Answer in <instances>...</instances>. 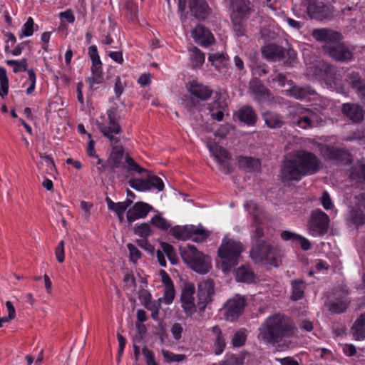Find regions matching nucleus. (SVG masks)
<instances>
[{
	"mask_svg": "<svg viewBox=\"0 0 365 365\" xmlns=\"http://www.w3.org/2000/svg\"><path fill=\"white\" fill-rule=\"evenodd\" d=\"M195 287L193 284H186L182 290L180 301L182 308L187 316L191 317L197 312V306L195 304L194 294Z\"/></svg>",
	"mask_w": 365,
	"mask_h": 365,
	"instance_id": "dca6fc26",
	"label": "nucleus"
},
{
	"mask_svg": "<svg viewBox=\"0 0 365 365\" xmlns=\"http://www.w3.org/2000/svg\"><path fill=\"white\" fill-rule=\"evenodd\" d=\"M245 207H247V210L252 215L253 221L256 223H259V219L257 216L259 208L257 205L254 202L250 201L246 203Z\"/></svg>",
	"mask_w": 365,
	"mask_h": 365,
	"instance_id": "69168bd1",
	"label": "nucleus"
},
{
	"mask_svg": "<svg viewBox=\"0 0 365 365\" xmlns=\"http://www.w3.org/2000/svg\"><path fill=\"white\" fill-rule=\"evenodd\" d=\"M250 90L254 96L255 99L258 102H264L269 98V89L262 81L255 78L250 81Z\"/></svg>",
	"mask_w": 365,
	"mask_h": 365,
	"instance_id": "a878e982",
	"label": "nucleus"
},
{
	"mask_svg": "<svg viewBox=\"0 0 365 365\" xmlns=\"http://www.w3.org/2000/svg\"><path fill=\"white\" fill-rule=\"evenodd\" d=\"M237 282L243 283H252L255 281V273L252 269L247 266H241L235 271Z\"/></svg>",
	"mask_w": 365,
	"mask_h": 365,
	"instance_id": "2f4dec72",
	"label": "nucleus"
},
{
	"mask_svg": "<svg viewBox=\"0 0 365 365\" xmlns=\"http://www.w3.org/2000/svg\"><path fill=\"white\" fill-rule=\"evenodd\" d=\"M180 255L185 263L197 273L205 274L210 268V258L198 251L194 245L180 250Z\"/></svg>",
	"mask_w": 365,
	"mask_h": 365,
	"instance_id": "7ed1b4c3",
	"label": "nucleus"
},
{
	"mask_svg": "<svg viewBox=\"0 0 365 365\" xmlns=\"http://www.w3.org/2000/svg\"><path fill=\"white\" fill-rule=\"evenodd\" d=\"M150 223L163 231H166L171 227V225L166 219L162 217V215L160 212H158L151 218Z\"/></svg>",
	"mask_w": 365,
	"mask_h": 365,
	"instance_id": "58836bf2",
	"label": "nucleus"
},
{
	"mask_svg": "<svg viewBox=\"0 0 365 365\" xmlns=\"http://www.w3.org/2000/svg\"><path fill=\"white\" fill-rule=\"evenodd\" d=\"M350 177L359 182H365V165H359L352 168Z\"/></svg>",
	"mask_w": 365,
	"mask_h": 365,
	"instance_id": "79ce46f5",
	"label": "nucleus"
},
{
	"mask_svg": "<svg viewBox=\"0 0 365 365\" xmlns=\"http://www.w3.org/2000/svg\"><path fill=\"white\" fill-rule=\"evenodd\" d=\"M247 354L240 352L237 354H231L227 357L229 365H242Z\"/></svg>",
	"mask_w": 365,
	"mask_h": 365,
	"instance_id": "5fc2aeb1",
	"label": "nucleus"
},
{
	"mask_svg": "<svg viewBox=\"0 0 365 365\" xmlns=\"http://www.w3.org/2000/svg\"><path fill=\"white\" fill-rule=\"evenodd\" d=\"M129 185L137 191H147L150 190L148 180L132 179L128 181Z\"/></svg>",
	"mask_w": 365,
	"mask_h": 365,
	"instance_id": "de8ad7c7",
	"label": "nucleus"
},
{
	"mask_svg": "<svg viewBox=\"0 0 365 365\" xmlns=\"http://www.w3.org/2000/svg\"><path fill=\"white\" fill-rule=\"evenodd\" d=\"M207 147L212 156L220 165V170L227 175L232 173V169L230 163L231 156L228 151L218 144H208Z\"/></svg>",
	"mask_w": 365,
	"mask_h": 365,
	"instance_id": "ddd939ff",
	"label": "nucleus"
},
{
	"mask_svg": "<svg viewBox=\"0 0 365 365\" xmlns=\"http://www.w3.org/2000/svg\"><path fill=\"white\" fill-rule=\"evenodd\" d=\"M154 208L149 204L143 202H138L127 212V220L133 222L140 218H145Z\"/></svg>",
	"mask_w": 365,
	"mask_h": 365,
	"instance_id": "b1692460",
	"label": "nucleus"
},
{
	"mask_svg": "<svg viewBox=\"0 0 365 365\" xmlns=\"http://www.w3.org/2000/svg\"><path fill=\"white\" fill-rule=\"evenodd\" d=\"M34 19L31 17H29L27 21L23 26V29L20 34V38H22L24 36L29 37V36H32L33 33L34 31Z\"/></svg>",
	"mask_w": 365,
	"mask_h": 365,
	"instance_id": "603ef678",
	"label": "nucleus"
},
{
	"mask_svg": "<svg viewBox=\"0 0 365 365\" xmlns=\"http://www.w3.org/2000/svg\"><path fill=\"white\" fill-rule=\"evenodd\" d=\"M125 162L128 165L129 170H133L138 173H141L143 172H147V170L140 167L134 160L130 156H127L125 158Z\"/></svg>",
	"mask_w": 365,
	"mask_h": 365,
	"instance_id": "e2e57ef3",
	"label": "nucleus"
},
{
	"mask_svg": "<svg viewBox=\"0 0 365 365\" xmlns=\"http://www.w3.org/2000/svg\"><path fill=\"white\" fill-rule=\"evenodd\" d=\"M262 118L265 125L269 129L277 130L282 128L286 123L284 117L274 110H267L262 113Z\"/></svg>",
	"mask_w": 365,
	"mask_h": 365,
	"instance_id": "393cba45",
	"label": "nucleus"
},
{
	"mask_svg": "<svg viewBox=\"0 0 365 365\" xmlns=\"http://www.w3.org/2000/svg\"><path fill=\"white\" fill-rule=\"evenodd\" d=\"M213 294L214 282L212 280L208 279L198 284L197 306L200 312L204 311L207 305L212 302Z\"/></svg>",
	"mask_w": 365,
	"mask_h": 365,
	"instance_id": "2eb2a0df",
	"label": "nucleus"
},
{
	"mask_svg": "<svg viewBox=\"0 0 365 365\" xmlns=\"http://www.w3.org/2000/svg\"><path fill=\"white\" fill-rule=\"evenodd\" d=\"M351 300L349 297V292L347 290L341 291L336 294L334 300H331L328 304V309L334 314H341L346 311Z\"/></svg>",
	"mask_w": 365,
	"mask_h": 365,
	"instance_id": "4be33fe9",
	"label": "nucleus"
},
{
	"mask_svg": "<svg viewBox=\"0 0 365 365\" xmlns=\"http://www.w3.org/2000/svg\"><path fill=\"white\" fill-rule=\"evenodd\" d=\"M148 184L151 188H156L158 191L164 189V183L163 180L156 175H149L148 178Z\"/></svg>",
	"mask_w": 365,
	"mask_h": 365,
	"instance_id": "6e6d98bb",
	"label": "nucleus"
},
{
	"mask_svg": "<svg viewBox=\"0 0 365 365\" xmlns=\"http://www.w3.org/2000/svg\"><path fill=\"white\" fill-rule=\"evenodd\" d=\"M264 58L272 61H282L285 66H292L297 58V53L293 48H284L281 46L270 43L261 49Z\"/></svg>",
	"mask_w": 365,
	"mask_h": 365,
	"instance_id": "39448f33",
	"label": "nucleus"
},
{
	"mask_svg": "<svg viewBox=\"0 0 365 365\" xmlns=\"http://www.w3.org/2000/svg\"><path fill=\"white\" fill-rule=\"evenodd\" d=\"M106 201L108 205V208L110 210L115 212L117 215H124L125 211L133 203V200L130 199H127L124 202L115 203L109 197H106Z\"/></svg>",
	"mask_w": 365,
	"mask_h": 365,
	"instance_id": "f704fd0d",
	"label": "nucleus"
},
{
	"mask_svg": "<svg viewBox=\"0 0 365 365\" xmlns=\"http://www.w3.org/2000/svg\"><path fill=\"white\" fill-rule=\"evenodd\" d=\"M323 51L338 62H349L353 58V53L344 43H336L333 45H324Z\"/></svg>",
	"mask_w": 365,
	"mask_h": 365,
	"instance_id": "9b49d317",
	"label": "nucleus"
},
{
	"mask_svg": "<svg viewBox=\"0 0 365 365\" xmlns=\"http://www.w3.org/2000/svg\"><path fill=\"white\" fill-rule=\"evenodd\" d=\"M342 114L354 123H361L364 118L365 110L357 103H345L341 108Z\"/></svg>",
	"mask_w": 365,
	"mask_h": 365,
	"instance_id": "aec40b11",
	"label": "nucleus"
},
{
	"mask_svg": "<svg viewBox=\"0 0 365 365\" xmlns=\"http://www.w3.org/2000/svg\"><path fill=\"white\" fill-rule=\"evenodd\" d=\"M294 334L292 320L284 314H276L268 317L259 329V336L268 344H274L284 337Z\"/></svg>",
	"mask_w": 365,
	"mask_h": 365,
	"instance_id": "f257e3e1",
	"label": "nucleus"
},
{
	"mask_svg": "<svg viewBox=\"0 0 365 365\" xmlns=\"http://www.w3.org/2000/svg\"><path fill=\"white\" fill-rule=\"evenodd\" d=\"M6 63L7 65L13 66V72L16 73L21 71H28L27 67V59L23 58L20 61L16 60H6Z\"/></svg>",
	"mask_w": 365,
	"mask_h": 365,
	"instance_id": "a18cd8bd",
	"label": "nucleus"
},
{
	"mask_svg": "<svg viewBox=\"0 0 365 365\" xmlns=\"http://www.w3.org/2000/svg\"><path fill=\"white\" fill-rule=\"evenodd\" d=\"M232 13L230 19L247 20L254 9L248 0H231Z\"/></svg>",
	"mask_w": 365,
	"mask_h": 365,
	"instance_id": "a211bd4d",
	"label": "nucleus"
},
{
	"mask_svg": "<svg viewBox=\"0 0 365 365\" xmlns=\"http://www.w3.org/2000/svg\"><path fill=\"white\" fill-rule=\"evenodd\" d=\"M351 329L356 340H361L365 338V313L361 314L356 319Z\"/></svg>",
	"mask_w": 365,
	"mask_h": 365,
	"instance_id": "72a5a7b5",
	"label": "nucleus"
},
{
	"mask_svg": "<svg viewBox=\"0 0 365 365\" xmlns=\"http://www.w3.org/2000/svg\"><path fill=\"white\" fill-rule=\"evenodd\" d=\"M246 20L231 19L233 31L237 36H242L246 34Z\"/></svg>",
	"mask_w": 365,
	"mask_h": 365,
	"instance_id": "c03bdc74",
	"label": "nucleus"
},
{
	"mask_svg": "<svg viewBox=\"0 0 365 365\" xmlns=\"http://www.w3.org/2000/svg\"><path fill=\"white\" fill-rule=\"evenodd\" d=\"M289 91V95L297 99H303L309 94L306 88L296 86H292Z\"/></svg>",
	"mask_w": 365,
	"mask_h": 365,
	"instance_id": "864d4df0",
	"label": "nucleus"
},
{
	"mask_svg": "<svg viewBox=\"0 0 365 365\" xmlns=\"http://www.w3.org/2000/svg\"><path fill=\"white\" fill-rule=\"evenodd\" d=\"M246 341V335L242 331L235 333L232 339V344L235 347H240L243 346Z\"/></svg>",
	"mask_w": 365,
	"mask_h": 365,
	"instance_id": "13d9d810",
	"label": "nucleus"
},
{
	"mask_svg": "<svg viewBox=\"0 0 365 365\" xmlns=\"http://www.w3.org/2000/svg\"><path fill=\"white\" fill-rule=\"evenodd\" d=\"M329 216L319 209L312 212L309 221V232L314 236H322L328 232Z\"/></svg>",
	"mask_w": 365,
	"mask_h": 365,
	"instance_id": "9d476101",
	"label": "nucleus"
},
{
	"mask_svg": "<svg viewBox=\"0 0 365 365\" xmlns=\"http://www.w3.org/2000/svg\"><path fill=\"white\" fill-rule=\"evenodd\" d=\"M293 123L303 129L312 127V120L308 116H301L296 120H294Z\"/></svg>",
	"mask_w": 365,
	"mask_h": 365,
	"instance_id": "052dcab7",
	"label": "nucleus"
},
{
	"mask_svg": "<svg viewBox=\"0 0 365 365\" xmlns=\"http://www.w3.org/2000/svg\"><path fill=\"white\" fill-rule=\"evenodd\" d=\"M238 163L241 168L253 171L257 170L260 166L259 160L251 157L241 156L238 159Z\"/></svg>",
	"mask_w": 365,
	"mask_h": 365,
	"instance_id": "4c0bfd02",
	"label": "nucleus"
},
{
	"mask_svg": "<svg viewBox=\"0 0 365 365\" xmlns=\"http://www.w3.org/2000/svg\"><path fill=\"white\" fill-rule=\"evenodd\" d=\"M250 257L257 263L275 267L278 265L276 249L264 241L259 242L252 248Z\"/></svg>",
	"mask_w": 365,
	"mask_h": 365,
	"instance_id": "423d86ee",
	"label": "nucleus"
},
{
	"mask_svg": "<svg viewBox=\"0 0 365 365\" xmlns=\"http://www.w3.org/2000/svg\"><path fill=\"white\" fill-rule=\"evenodd\" d=\"M280 236L284 241L299 243L301 248L304 251L309 250L311 248L310 242L307 238L296 233L285 230L281 232Z\"/></svg>",
	"mask_w": 365,
	"mask_h": 365,
	"instance_id": "c756f323",
	"label": "nucleus"
},
{
	"mask_svg": "<svg viewBox=\"0 0 365 365\" xmlns=\"http://www.w3.org/2000/svg\"><path fill=\"white\" fill-rule=\"evenodd\" d=\"M108 123H99L98 128L102 134L109 139L110 145H116L120 142V138L115 136L122 132L120 122L123 117L117 107H112L107 111Z\"/></svg>",
	"mask_w": 365,
	"mask_h": 365,
	"instance_id": "20e7f679",
	"label": "nucleus"
},
{
	"mask_svg": "<svg viewBox=\"0 0 365 365\" xmlns=\"http://www.w3.org/2000/svg\"><path fill=\"white\" fill-rule=\"evenodd\" d=\"M162 355L165 363L180 362L186 359L185 354H176L170 351L162 349Z\"/></svg>",
	"mask_w": 365,
	"mask_h": 365,
	"instance_id": "a19ab883",
	"label": "nucleus"
},
{
	"mask_svg": "<svg viewBox=\"0 0 365 365\" xmlns=\"http://www.w3.org/2000/svg\"><path fill=\"white\" fill-rule=\"evenodd\" d=\"M227 55L223 53H215L209 55L208 60L212 63V65L217 66L218 64H223L226 66L228 61Z\"/></svg>",
	"mask_w": 365,
	"mask_h": 365,
	"instance_id": "8fccbe9b",
	"label": "nucleus"
},
{
	"mask_svg": "<svg viewBox=\"0 0 365 365\" xmlns=\"http://www.w3.org/2000/svg\"><path fill=\"white\" fill-rule=\"evenodd\" d=\"M175 292L173 284L165 287L164 301L167 304H170L173 302L175 298Z\"/></svg>",
	"mask_w": 365,
	"mask_h": 365,
	"instance_id": "0e129e2a",
	"label": "nucleus"
},
{
	"mask_svg": "<svg viewBox=\"0 0 365 365\" xmlns=\"http://www.w3.org/2000/svg\"><path fill=\"white\" fill-rule=\"evenodd\" d=\"M347 82L359 97L365 90V80L363 79L358 72H351L347 76Z\"/></svg>",
	"mask_w": 365,
	"mask_h": 365,
	"instance_id": "7c9ffc66",
	"label": "nucleus"
},
{
	"mask_svg": "<svg viewBox=\"0 0 365 365\" xmlns=\"http://www.w3.org/2000/svg\"><path fill=\"white\" fill-rule=\"evenodd\" d=\"M134 233L142 238H148L153 235V232L148 223H140L136 225L133 228Z\"/></svg>",
	"mask_w": 365,
	"mask_h": 365,
	"instance_id": "ea45409f",
	"label": "nucleus"
},
{
	"mask_svg": "<svg viewBox=\"0 0 365 365\" xmlns=\"http://www.w3.org/2000/svg\"><path fill=\"white\" fill-rule=\"evenodd\" d=\"M104 81L103 74H92L88 78L89 86L91 89H97L96 85L103 83Z\"/></svg>",
	"mask_w": 365,
	"mask_h": 365,
	"instance_id": "680f3d73",
	"label": "nucleus"
},
{
	"mask_svg": "<svg viewBox=\"0 0 365 365\" xmlns=\"http://www.w3.org/2000/svg\"><path fill=\"white\" fill-rule=\"evenodd\" d=\"M129 251L130 261L135 263L141 257L140 251L133 244L128 243L127 245Z\"/></svg>",
	"mask_w": 365,
	"mask_h": 365,
	"instance_id": "bf43d9fd",
	"label": "nucleus"
},
{
	"mask_svg": "<svg viewBox=\"0 0 365 365\" xmlns=\"http://www.w3.org/2000/svg\"><path fill=\"white\" fill-rule=\"evenodd\" d=\"M192 66L194 68H200L205 62V54L197 47L190 49Z\"/></svg>",
	"mask_w": 365,
	"mask_h": 365,
	"instance_id": "e433bc0d",
	"label": "nucleus"
},
{
	"mask_svg": "<svg viewBox=\"0 0 365 365\" xmlns=\"http://www.w3.org/2000/svg\"><path fill=\"white\" fill-rule=\"evenodd\" d=\"M304 176L294 154L283 161L280 170V178L284 182L299 181Z\"/></svg>",
	"mask_w": 365,
	"mask_h": 365,
	"instance_id": "1a4fd4ad",
	"label": "nucleus"
},
{
	"mask_svg": "<svg viewBox=\"0 0 365 365\" xmlns=\"http://www.w3.org/2000/svg\"><path fill=\"white\" fill-rule=\"evenodd\" d=\"M181 105L189 112H191L198 105V101L195 97L182 95L180 98Z\"/></svg>",
	"mask_w": 365,
	"mask_h": 365,
	"instance_id": "09e8293b",
	"label": "nucleus"
},
{
	"mask_svg": "<svg viewBox=\"0 0 365 365\" xmlns=\"http://www.w3.org/2000/svg\"><path fill=\"white\" fill-rule=\"evenodd\" d=\"M245 304V297L238 294L228 299L224 305L226 319L230 321L237 319L243 312Z\"/></svg>",
	"mask_w": 365,
	"mask_h": 365,
	"instance_id": "4468645a",
	"label": "nucleus"
},
{
	"mask_svg": "<svg viewBox=\"0 0 365 365\" xmlns=\"http://www.w3.org/2000/svg\"><path fill=\"white\" fill-rule=\"evenodd\" d=\"M170 233L178 240L192 239L197 242H202L207 237L203 229H198L194 225L175 226L171 228Z\"/></svg>",
	"mask_w": 365,
	"mask_h": 365,
	"instance_id": "6e6552de",
	"label": "nucleus"
},
{
	"mask_svg": "<svg viewBox=\"0 0 365 365\" xmlns=\"http://www.w3.org/2000/svg\"><path fill=\"white\" fill-rule=\"evenodd\" d=\"M321 153L325 160L336 164H346L351 162V155L342 148L324 145L321 148Z\"/></svg>",
	"mask_w": 365,
	"mask_h": 365,
	"instance_id": "f8f14e48",
	"label": "nucleus"
},
{
	"mask_svg": "<svg viewBox=\"0 0 365 365\" xmlns=\"http://www.w3.org/2000/svg\"><path fill=\"white\" fill-rule=\"evenodd\" d=\"M349 220L356 226L365 223V215L360 210H351L349 214Z\"/></svg>",
	"mask_w": 365,
	"mask_h": 365,
	"instance_id": "37998d69",
	"label": "nucleus"
},
{
	"mask_svg": "<svg viewBox=\"0 0 365 365\" xmlns=\"http://www.w3.org/2000/svg\"><path fill=\"white\" fill-rule=\"evenodd\" d=\"M312 36L317 41L324 42L326 45H333L342 39V35L339 32L327 28L314 29L312 31Z\"/></svg>",
	"mask_w": 365,
	"mask_h": 365,
	"instance_id": "6ab92c4d",
	"label": "nucleus"
},
{
	"mask_svg": "<svg viewBox=\"0 0 365 365\" xmlns=\"http://www.w3.org/2000/svg\"><path fill=\"white\" fill-rule=\"evenodd\" d=\"M215 104L217 105V108L219 109L217 112L214 113L213 108H210V111L211 112V118L213 120L221 121L224 117V108L226 106L225 103H222L220 101V98H217L215 101Z\"/></svg>",
	"mask_w": 365,
	"mask_h": 365,
	"instance_id": "3c124183",
	"label": "nucleus"
},
{
	"mask_svg": "<svg viewBox=\"0 0 365 365\" xmlns=\"http://www.w3.org/2000/svg\"><path fill=\"white\" fill-rule=\"evenodd\" d=\"M160 247L163 252H165V254L167 255L171 264H177L178 262V259L173 247L171 245L166 242H161Z\"/></svg>",
	"mask_w": 365,
	"mask_h": 365,
	"instance_id": "49530a36",
	"label": "nucleus"
},
{
	"mask_svg": "<svg viewBox=\"0 0 365 365\" xmlns=\"http://www.w3.org/2000/svg\"><path fill=\"white\" fill-rule=\"evenodd\" d=\"M244 251L242 244L232 239L224 241L218 250L221 259V268L224 272H228L238 263V259Z\"/></svg>",
	"mask_w": 365,
	"mask_h": 365,
	"instance_id": "f03ea898",
	"label": "nucleus"
},
{
	"mask_svg": "<svg viewBox=\"0 0 365 365\" xmlns=\"http://www.w3.org/2000/svg\"><path fill=\"white\" fill-rule=\"evenodd\" d=\"M304 175L317 173L322 168V163L316 155L306 150H298L294 153Z\"/></svg>",
	"mask_w": 365,
	"mask_h": 365,
	"instance_id": "0eeeda50",
	"label": "nucleus"
},
{
	"mask_svg": "<svg viewBox=\"0 0 365 365\" xmlns=\"http://www.w3.org/2000/svg\"><path fill=\"white\" fill-rule=\"evenodd\" d=\"M292 294L291 299L294 301L301 299L304 297V283L302 279H295L291 282Z\"/></svg>",
	"mask_w": 365,
	"mask_h": 365,
	"instance_id": "c9c22d12",
	"label": "nucleus"
},
{
	"mask_svg": "<svg viewBox=\"0 0 365 365\" xmlns=\"http://www.w3.org/2000/svg\"><path fill=\"white\" fill-rule=\"evenodd\" d=\"M191 15L199 21L206 19L210 14L211 9L205 0H188Z\"/></svg>",
	"mask_w": 365,
	"mask_h": 365,
	"instance_id": "5701e85b",
	"label": "nucleus"
},
{
	"mask_svg": "<svg viewBox=\"0 0 365 365\" xmlns=\"http://www.w3.org/2000/svg\"><path fill=\"white\" fill-rule=\"evenodd\" d=\"M192 36L195 40H199L204 45H210L213 38L209 30L206 29L203 26H197L192 31Z\"/></svg>",
	"mask_w": 365,
	"mask_h": 365,
	"instance_id": "473e14b6",
	"label": "nucleus"
},
{
	"mask_svg": "<svg viewBox=\"0 0 365 365\" xmlns=\"http://www.w3.org/2000/svg\"><path fill=\"white\" fill-rule=\"evenodd\" d=\"M211 331L213 335L212 340L213 342L214 352L216 355H220L225 350L226 346L225 339L219 326L215 325L212 327Z\"/></svg>",
	"mask_w": 365,
	"mask_h": 365,
	"instance_id": "c85d7f7f",
	"label": "nucleus"
},
{
	"mask_svg": "<svg viewBox=\"0 0 365 365\" xmlns=\"http://www.w3.org/2000/svg\"><path fill=\"white\" fill-rule=\"evenodd\" d=\"M307 11L311 19L317 20H323L333 16L332 7L322 1H310L307 5Z\"/></svg>",
	"mask_w": 365,
	"mask_h": 365,
	"instance_id": "f3484780",
	"label": "nucleus"
},
{
	"mask_svg": "<svg viewBox=\"0 0 365 365\" xmlns=\"http://www.w3.org/2000/svg\"><path fill=\"white\" fill-rule=\"evenodd\" d=\"M142 351L145 358L147 365H158L155 361L154 355L150 350L147 347H143Z\"/></svg>",
	"mask_w": 365,
	"mask_h": 365,
	"instance_id": "774afa93",
	"label": "nucleus"
},
{
	"mask_svg": "<svg viewBox=\"0 0 365 365\" xmlns=\"http://www.w3.org/2000/svg\"><path fill=\"white\" fill-rule=\"evenodd\" d=\"M186 88L189 93L198 101H207L213 93V91L209 86L197 81L189 82L187 83Z\"/></svg>",
	"mask_w": 365,
	"mask_h": 365,
	"instance_id": "412c9836",
	"label": "nucleus"
},
{
	"mask_svg": "<svg viewBox=\"0 0 365 365\" xmlns=\"http://www.w3.org/2000/svg\"><path fill=\"white\" fill-rule=\"evenodd\" d=\"M170 331L173 338L175 340H179L182 337V333L183 331V327L180 323H175L171 327Z\"/></svg>",
	"mask_w": 365,
	"mask_h": 365,
	"instance_id": "338daca9",
	"label": "nucleus"
},
{
	"mask_svg": "<svg viewBox=\"0 0 365 365\" xmlns=\"http://www.w3.org/2000/svg\"><path fill=\"white\" fill-rule=\"evenodd\" d=\"M0 85L1 90L4 91V94H8L9 79L7 78L6 71L3 67H0Z\"/></svg>",
	"mask_w": 365,
	"mask_h": 365,
	"instance_id": "4d7b16f0",
	"label": "nucleus"
},
{
	"mask_svg": "<svg viewBox=\"0 0 365 365\" xmlns=\"http://www.w3.org/2000/svg\"><path fill=\"white\" fill-rule=\"evenodd\" d=\"M236 116L240 122L249 126L255 125L257 120V115L250 106H242L237 111Z\"/></svg>",
	"mask_w": 365,
	"mask_h": 365,
	"instance_id": "cd10ccee",
	"label": "nucleus"
},
{
	"mask_svg": "<svg viewBox=\"0 0 365 365\" xmlns=\"http://www.w3.org/2000/svg\"><path fill=\"white\" fill-rule=\"evenodd\" d=\"M110 145L112 146V151L108 159V166L109 167V172L114 173L116 169L120 168L122 165L124 149L122 145L118 144Z\"/></svg>",
	"mask_w": 365,
	"mask_h": 365,
	"instance_id": "bb28decb",
	"label": "nucleus"
}]
</instances>
